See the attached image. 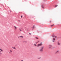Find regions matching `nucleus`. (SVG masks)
Instances as JSON below:
<instances>
[{
	"label": "nucleus",
	"mask_w": 61,
	"mask_h": 61,
	"mask_svg": "<svg viewBox=\"0 0 61 61\" xmlns=\"http://www.w3.org/2000/svg\"><path fill=\"white\" fill-rule=\"evenodd\" d=\"M54 26V25H51V26L52 27Z\"/></svg>",
	"instance_id": "15"
},
{
	"label": "nucleus",
	"mask_w": 61,
	"mask_h": 61,
	"mask_svg": "<svg viewBox=\"0 0 61 61\" xmlns=\"http://www.w3.org/2000/svg\"><path fill=\"white\" fill-rule=\"evenodd\" d=\"M22 28H20L19 29V30H20V31H21H21H22L21 30H22Z\"/></svg>",
	"instance_id": "5"
},
{
	"label": "nucleus",
	"mask_w": 61,
	"mask_h": 61,
	"mask_svg": "<svg viewBox=\"0 0 61 61\" xmlns=\"http://www.w3.org/2000/svg\"><path fill=\"white\" fill-rule=\"evenodd\" d=\"M53 42H55V41H53Z\"/></svg>",
	"instance_id": "25"
},
{
	"label": "nucleus",
	"mask_w": 61,
	"mask_h": 61,
	"mask_svg": "<svg viewBox=\"0 0 61 61\" xmlns=\"http://www.w3.org/2000/svg\"><path fill=\"white\" fill-rule=\"evenodd\" d=\"M43 8H44V7H43Z\"/></svg>",
	"instance_id": "28"
},
{
	"label": "nucleus",
	"mask_w": 61,
	"mask_h": 61,
	"mask_svg": "<svg viewBox=\"0 0 61 61\" xmlns=\"http://www.w3.org/2000/svg\"><path fill=\"white\" fill-rule=\"evenodd\" d=\"M0 50L1 52H3V50H2V49H0Z\"/></svg>",
	"instance_id": "8"
},
{
	"label": "nucleus",
	"mask_w": 61,
	"mask_h": 61,
	"mask_svg": "<svg viewBox=\"0 0 61 61\" xmlns=\"http://www.w3.org/2000/svg\"><path fill=\"white\" fill-rule=\"evenodd\" d=\"M24 42H25V43H26V42H26V41H25Z\"/></svg>",
	"instance_id": "22"
},
{
	"label": "nucleus",
	"mask_w": 61,
	"mask_h": 61,
	"mask_svg": "<svg viewBox=\"0 0 61 61\" xmlns=\"http://www.w3.org/2000/svg\"><path fill=\"white\" fill-rule=\"evenodd\" d=\"M50 23H51V22H52V21L50 20Z\"/></svg>",
	"instance_id": "21"
},
{
	"label": "nucleus",
	"mask_w": 61,
	"mask_h": 61,
	"mask_svg": "<svg viewBox=\"0 0 61 61\" xmlns=\"http://www.w3.org/2000/svg\"><path fill=\"white\" fill-rule=\"evenodd\" d=\"M12 48H14V49H15V47H14V48L12 47Z\"/></svg>",
	"instance_id": "20"
},
{
	"label": "nucleus",
	"mask_w": 61,
	"mask_h": 61,
	"mask_svg": "<svg viewBox=\"0 0 61 61\" xmlns=\"http://www.w3.org/2000/svg\"><path fill=\"white\" fill-rule=\"evenodd\" d=\"M42 45V43H41L40 44H39L37 46L38 47H39V46H41Z\"/></svg>",
	"instance_id": "2"
},
{
	"label": "nucleus",
	"mask_w": 61,
	"mask_h": 61,
	"mask_svg": "<svg viewBox=\"0 0 61 61\" xmlns=\"http://www.w3.org/2000/svg\"><path fill=\"white\" fill-rule=\"evenodd\" d=\"M20 37H21V38H23V36H20Z\"/></svg>",
	"instance_id": "11"
},
{
	"label": "nucleus",
	"mask_w": 61,
	"mask_h": 61,
	"mask_svg": "<svg viewBox=\"0 0 61 61\" xmlns=\"http://www.w3.org/2000/svg\"><path fill=\"white\" fill-rule=\"evenodd\" d=\"M57 6H58V5H56L55 6V7H57Z\"/></svg>",
	"instance_id": "17"
},
{
	"label": "nucleus",
	"mask_w": 61,
	"mask_h": 61,
	"mask_svg": "<svg viewBox=\"0 0 61 61\" xmlns=\"http://www.w3.org/2000/svg\"><path fill=\"white\" fill-rule=\"evenodd\" d=\"M44 49V47H42L39 50L40 52H43V49Z\"/></svg>",
	"instance_id": "1"
},
{
	"label": "nucleus",
	"mask_w": 61,
	"mask_h": 61,
	"mask_svg": "<svg viewBox=\"0 0 61 61\" xmlns=\"http://www.w3.org/2000/svg\"><path fill=\"white\" fill-rule=\"evenodd\" d=\"M21 18L22 17V16H21Z\"/></svg>",
	"instance_id": "26"
},
{
	"label": "nucleus",
	"mask_w": 61,
	"mask_h": 61,
	"mask_svg": "<svg viewBox=\"0 0 61 61\" xmlns=\"http://www.w3.org/2000/svg\"><path fill=\"white\" fill-rule=\"evenodd\" d=\"M53 40H54V41H55V38H53Z\"/></svg>",
	"instance_id": "18"
},
{
	"label": "nucleus",
	"mask_w": 61,
	"mask_h": 61,
	"mask_svg": "<svg viewBox=\"0 0 61 61\" xmlns=\"http://www.w3.org/2000/svg\"><path fill=\"white\" fill-rule=\"evenodd\" d=\"M30 35H31V33H29Z\"/></svg>",
	"instance_id": "24"
},
{
	"label": "nucleus",
	"mask_w": 61,
	"mask_h": 61,
	"mask_svg": "<svg viewBox=\"0 0 61 61\" xmlns=\"http://www.w3.org/2000/svg\"><path fill=\"white\" fill-rule=\"evenodd\" d=\"M34 45L35 46H36V44H34Z\"/></svg>",
	"instance_id": "14"
},
{
	"label": "nucleus",
	"mask_w": 61,
	"mask_h": 61,
	"mask_svg": "<svg viewBox=\"0 0 61 61\" xmlns=\"http://www.w3.org/2000/svg\"><path fill=\"white\" fill-rule=\"evenodd\" d=\"M12 53V51L11 50H10V53Z\"/></svg>",
	"instance_id": "10"
},
{
	"label": "nucleus",
	"mask_w": 61,
	"mask_h": 61,
	"mask_svg": "<svg viewBox=\"0 0 61 61\" xmlns=\"http://www.w3.org/2000/svg\"><path fill=\"white\" fill-rule=\"evenodd\" d=\"M21 61H24V60H21Z\"/></svg>",
	"instance_id": "23"
},
{
	"label": "nucleus",
	"mask_w": 61,
	"mask_h": 61,
	"mask_svg": "<svg viewBox=\"0 0 61 61\" xmlns=\"http://www.w3.org/2000/svg\"><path fill=\"white\" fill-rule=\"evenodd\" d=\"M48 47L49 48H51L53 47V46L52 45H50L48 46Z\"/></svg>",
	"instance_id": "3"
},
{
	"label": "nucleus",
	"mask_w": 61,
	"mask_h": 61,
	"mask_svg": "<svg viewBox=\"0 0 61 61\" xmlns=\"http://www.w3.org/2000/svg\"><path fill=\"white\" fill-rule=\"evenodd\" d=\"M38 43V42H37V43Z\"/></svg>",
	"instance_id": "27"
},
{
	"label": "nucleus",
	"mask_w": 61,
	"mask_h": 61,
	"mask_svg": "<svg viewBox=\"0 0 61 61\" xmlns=\"http://www.w3.org/2000/svg\"><path fill=\"white\" fill-rule=\"evenodd\" d=\"M38 58L39 59H40L41 58V57H39Z\"/></svg>",
	"instance_id": "13"
},
{
	"label": "nucleus",
	"mask_w": 61,
	"mask_h": 61,
	"mask_svg": "<svg viewBox=\"0 0 61 61\" xmlns=\"http://www.w3.org/2000/svg\"><path fill=\"white\" fill-rule=\"evenodd\" d=\"M59 51H58L56 52V53H59Z\"/></svg>",
	"instance_id": "9"
},
{
	"label": "nucleus",
	"mask_w": 61,
	"mask_h": 61,
	"mask_svg": "<svg viewBox=\"0 0 61 61\" xmlns=\"http://www.w3.org/2000/svg\"><path fill=\"white\" fill-rule=\"evenodd\" d=\"M57 44L58 45H61V43H60L59 42H58L57 43Z\"/></svg>",
	"instance_id": "6"
},
{
	"label": "nucleus",
	"mask_w": 61,
	"mask_h": 61,
	"mask_svg": "<svg viewBox=\"0 0 61 61\" xmlns=\"http://www.w3.org/2000/svg\"><path fill=\"white\" fill-rule=\"evenodd\" d=\"M52 36L53 37H55V38H56V39H58V37H57L56 36H55L53 35Z\"/></svg>",
	"instance_id": "4"
},
{
	"label": "nucleus",
	"mask_w": 61,
	"mask_h": 61,
	"mask_svg": "<svg viewBox=\"0 0 61 61\" xmlns=\"http://www.w3.org/2000/svg\"><path fill=\"white\" fill-rule=\"evenodd\" d=\"M1 52L0 51V55H1Z\"/></svg>",
	"instance_id": "19"
},
{
	"label": "nucleus",
	"mask_w": 61,
	"mask_h": 61,
	"mask_svg": "<svg viewBox=\"0 0 61 61\" xmlns=\"http://www.w3.org/2000/svg\"><path fill=\"white\" fill-rule=\"evenodd\" d=\"M33 28H35V26H33L32 27Z\"/></svg>",
	"instance_id": "12"
},
{
	"label": "nucleus",
	"mask_w": 61,
	"mask_h": 61,
	"mask_svg": "<svg viewBox=\"0 0 61 61\" xmlns=\"http://www.w3.org/2000/svg\"><path fill=\"white\" fill-rule=\"evenodd\" d=\"M36 38L37 39H38V38L37 37H36Z\"/></svg>",
	"instance_id": "16"
},
{
	"label": "nucleus",
	"mask_w": 61,
	"mask_h": 61,
	"mask_svg": "<svg viewBox=\"0 0 61 61\" xmlns=\"http://www.w3.org/2000/svg\"><path fill=\"white\" fill-rule=\"evenodd\" d=\"M14 28H15V29H17V27H16V26H14Z\"/></svg>",
	"instance_id": "7"
}]
</instances>
